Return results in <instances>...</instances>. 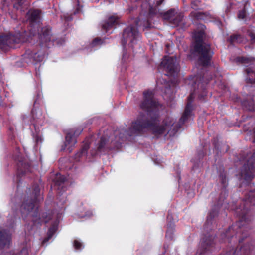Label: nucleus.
I'll return each instance as SVG.
<instances>
[{
  "instance_id": "f257e3e1",
  "label": "nucleus",
  "mask_w": 255,
  "mask_h": 255,
  "mask_svg": "<svg viewBox=\"0 0 255 255\" xmlns=\"http://www.w3.org/2000/svg\"><path fill=\"white\" fill-rule=\"evenodd\" d=\"M143 95V100L140 103L139 107L146 113L140 112L137 117L132 121L128 130L129 136H141L149 130L155 136L162 135L167 131L166 135L169 134L170 136H174L188 119L193 110L192 103L195 98L194 92L190 93L188 97L184 111L179 122L172 129L173 123L168 118L164 119L161 124H159V113L162 105L154 98L153 92L149 90L145 91Z\"/></svg>"
},
{
  "instance_id": "f03ea898",
  "label": "nucleus",
  "mask_w": 255,
  "mask_h": 255,
  "mask_svg": "<svg viewBox=\"0 0 255 255\" xmlns=\"http://www.w3.org/2000/svg\"><path fill=\"white\" fill-rule=\"evenodd\" d=\"M255 205V191H250L235 210L239 220L229 227L225 232L221 234L222 242L231 243L232 241H238L241 244L249 236L250 224L253 216V207Z\"/></svg>"
},
{
  "instance_id": "7ed1b4c3",
  "label": "nucleus",
  "mask_w": 255,
  "mask_h": 255,
  "mask_svg": "<svg viewBox=\"0 0 255 255\" xmlns=\"http://www.w3.org/2000/svg\"><path fill=\"white\" fill-rule=\"evenodd\" d=\"M218 181L222 188V191L217 204L214 205V207L209 212L203 226L204 231L207 233L216 227L217 225L215 218L218 216L219 207L223 204L224 200L228 196V191L226 188L228 186V178L227 172L224 168H220L219 170Z\"/></svg>"
},
{
  "instance_id": "20e7f679",
  "label": "nucleus",
  "mask_w": 255,
  "mask_h": 255,
  "mask_svg": "<svg viewBox=\"0 0 255 255\" xmlns=\"http://www.w3.org/2000/svg\"><path fill=\"white\" fill-rule=\"evenodd\" d=\"M40 189L37 183H34L32 188H28L26 191L27 197L24 199L21 206L22 213L27 214L32 213V216L37 217L38 214V209L36 207L38 202L40 199Z\"/></svg>"
},
{
  "instance_id": "39448f33",
  "label": "nucleus",
  "mask_w": 255,
  "mask_h": 255,
  "mask_svg": "<svg viewBox=\"0 0 255 255\" xmlns=\"http://www.w3.org/2000/svg\"><path fill=\"white\" fill-rule=\"evenodd\" d=\"M203 36L204 32L201 31L194 34V50L199 55L198 62L200 65L207 67L210 64L213 53L211 51L210 45L204 44Z\"/></svg>"
},
{
  "instance_id": "423d86ee",
  "label": "nucleus",
  "mask_w": 255,
  "mask_h": 255,
  "mask_svg": "<svg viewBox=\"0 0 255 255\" xmlns=\"http://www.w3.org/2000/svg\"><path fill=\"white\" fill-rule=\"evenodd\" d=\"M29 30L0 35V49L6 51L9 48H14L15 44L30 41L35 33L31 32L30 29Z\"/></svg>"
},
{
  "instance_id": "0eeeda50",
  "label": "nucleus",
  "mask_w": 255,
  "mask_h": 255,
  "mask_svg": "<svg viewBox=\"0 0 255 255\" xmlns=\"http://www.w3.org/2000/svg\"><path fill=\"white\" fill-rule=\"evenodd\" d=\"M141 17V15L135 20V25H130L123 30L121 44L124 47L128 43V44L133 48L134 45L141 39V34L138 29V27L143 25L140 21Z\"/></svg>"
},
{
  "instance_id": "6e6552de",
  "label": "nucleus",
  "mask_w": 255,
  "mask_h": 255,
  "mask_svg": "<svg viewBox=\"0 0 255 255\" xmlns=\"http://www.w3.org/2000/svg\"><path fill=\"white\" fill-rule=\"evenodd\" d=\"M255 174V149L253 153L247 155V159L239 172V179L244 180L247 184L253 179Z\"/></svg>"
},
{
  "instance_id": "1a4fd4ad",
  "label": "nucleus",
  "mask_w": 255,
  "mask_h": 255,
  "mask_svg": "<svg viewBox=\"0 0 255 255\" xmlns=\"http://www.w3.org/2000/svg\"><path fill=\"white\" fill-rule=\"evenodd\" d=\"M159 69H164L168 76H175L177 75L180 67L177 59L175 57L165 56L159 66Z\"/></svg>"
},
{
  "instance_id": "9d476101",
  "label": "nucleus",
  "mask_w": 255,
  "mask_h": 255,
  "mask_svg": "<svg viewBox=\"0 0 255 255\" xmlns=\"http://www.w3.org/2000/svg\"><path fill=\"white\" fill-rule=\"evenodd\" d=\"M38 38L41 47L50 48L54 45V37L51 27L49 25L41 28L38 32Z\"/></svg>"
},
{
  "instance_id": "9b49d317",
  "label": "nucleus",
  "mask_w": 255,
  "mask_h": 255,
  "mask_svg": "<svg viewBox=\"0 0 255 255\" xmlns=\"http://www.w3.org/2000/svg\"><path fill=\"white\" fill-rule=\"evenodd\" d=\"M13 159L16 162L17 174L18 176H23L27 172H31L30 164L26 161L20 152V148L16 147L12 155Z\"/></svg>"
},
{
  "instance_id": "f8f14e48",
  "label": "nucleus",
  "mask_w": 255,
  "mask_h": 255,
  "mask_svg": "<svg viewBox=\"0 0 255 255\" xmlns=\"http://www.w3.org/2000/svg\"><path fill=\"white\" fill-rule=\"evenodd\" d=\"M215 236L210 233L205 235L202 239L200 247L197 251L200 255H206L211 253L215 250Z\"/></svg>"
},
{
  "instance_id": "ddd939ff",
  "label": "nucleus",
  "mask_w": 255,
  "mask_h": 255,
  "mask_svg": "<svg viewBox=\"0 0 255 255\" xmlns=\"http://www.w3.org/2000/svg\"><path fill=\"white\" fill-rule=\"evenodd\" d=\"M255 246L252 244H247L240 248L234 249V248L230 247L229 249L223 251L221 255H250L252 253H255L254 249Z\"/></svg>"
},
{
  "instance_id": "4468645a",
  "label": "nucleus",
  "mask_w": 255,
  "mask_h": 255,
  "mask_svg": "<svg viewBox=\"0 0 255 255\" xmlns=\"http://www.w3.org/2000/svg\"><path fill=\"white\" fill-rule=\"evenodd\" d=\"M82 128H73L69 130L65 137V146L67 147L69 152L72 151V147L77 143L76 138L82 133Z\"/></svg>"
},
{
  "instance_id": "2eb2a0df",
  "label": "nucleus",
  "mask_w": 255,
  "mask_h": 255,
  "mask_svg": "<svg viewBox=\"0 0 255 255\" xmlns=\"http://www.w3.org/2000/svg\"><path fill=\"white\" fill-rule=\"evenodd\" d=\"M44 54L41 52L28 49L22 55L23 60L26 62H38L42 61L44 58Z\"/></svg>"
},
{
  "instance_id": "dca6fc26",
  "label": "nucleus",
  "mask_w": 255,
  "mask_h": 255,
  "mask_svg": "<svg viewBox=\"0 0 255 255\" xmlns=\"http://www.w3.org/2000/svg\"><path fill=\"white\" fill-rule=\"evenodd\" d=\"M109 139L105 136H102L99 141L96 149L94 153H92L93 156L98 154H105L113 149V148L109 144Z\"/></svg>"
},
{
  "instance_id": "f3484780",
  "label": "nucleus",
  "mask_w": 255,
  "mask_h": 255,
  "mask_svg": "<svg viewBox=\"0 0 255 255\" xmlns=\"http://www.w3.org/2000/svg\"><path fill=\"white\" fill-rule=\"evenodd\" d=\"M37 101L35 100L34 103L33 108L32 109L31 113L34 122L33 124L36 128L37 126H42L45 122V116L41 109L36 107Z\"/></svg>"
},
{
  "instance_id": "a211bd4d",
  "label": "nucleus",
  "mask_w": 255,
  "mask_h": 255,
  "mask_svg": "<svg viewBox=\"0 0 255 255\" xmlns=\"http://www.w3.org/2000/svg\"><path fill=\"white\" fill-rule=\"evenodd\" d=\"M204 76L200 79V81L198 83V88L196 92L198 95V99L202 101H205L206 100L208 93L207 91V84L210 79H212V77H210V79H207L206 81H204Z\"/></svg>"
},
{
  "instance_id": "6ab92c4d",
  "label": "nucleus",
  "mask_w": 255,
  "mask_h": 255,
  "mask_svg": "<svg viewBox=\"0 0 255 255\" xmlns=\"http://www.w3.org/2000/svg\"><path fill=\"white\" fill-rule=\"evenodd\" d=\"M119 24V18L117 16L112 15L107 19L103 20L101 23L102 30L105 32L114 28Z\"/></svg>"
},
{
  "instance_id": "aec40b11",
  "label": "nucleus",
  "mask_w": 255,
  "mask_h": 255,
  "mask_svg": "<svg viewBox=\"0 0 255 255\" xmlns=\"http://www.w3.org/2000/svg\"><path fill=\"white\" fill-rule=\"evenodd\" d=\"M11 242V234L9 230L2 229L0 230V248H3L9 246Z\"/></svg>"
},
{
  "instance_id": "412c9836",
  "label": "nucleus",
  "mask_w": 255,
  "mask_h": 255,
  "mask_svg": "<svg viewBox=\"0 0 255 255\" xmlns=\"http://www.w3.org/2000/svg\"><path fill=\"white\" fill-rule=\"evenodd\" d=\"M157 13V9L156 7L150 5L148 13L147 16V18L143 20L142 19V15L141 13L140 14L139 16L141 15L140 18V21L142 23L143 26L145 29H149L151 27V23L149 20V19L155 16Z\"/></svg>"
},
{
  "instance_id": "4be33fe9",
  "label": "nucleus",
  "mask_w": 255,
  "mask_h": 255,
  "mask_svg": "<svg viewBox=\"0 0 255 255\" xmlns=\"http://www.w3.org/2000/svg\"><path fill=\"white\" fill-rule=\"evenodd\" d=\"M28 20L30 24L39 23L41 17V11L38 9L29 11L27 13Z\"/></svg>"
},
{
  "instance_id": "5701e85b",
  "label": "nucleus",
  "mask_w": 255,
  "mask_h": 255,
  "mask_svg": "<svg viewBox=\"0 0 255 255\" xmlns=\"http://www.w3.org/2000/svg\"><path fill=\"white\" fill-rule=\"evenodd\" d=\"M245 38L244 36L238 33H234L231 35L227 39V41L231 45L244 43Z\"/></svg>"
},
{
  "instance_id": "b1692460",
  "label": "nucleus",
  "mask_w": 255,
  "mask_h": 255,
  "mask_svg": "<svg viewBox=\"0 0 255 255\" xmlns=\"http://www.w3.org/2000/svg\"><path fill=\"white\" fill-rule=\"evenodd\" d=\"M247 74V82L250 83H255V68L254 66H251L246 69Z\"/></svg>"
},
{
  "instance_id": "393cba45",
  "label": "nucleus",
  "mask_w": 255,
  "mask_h": 255,
  "mask_svg": "<svg viewBox=\"0 0 255 255\" xmlns=\"http://www.w3.org/2000/svg\"><path fill=\"white\" fill-rule=\"evenodd\" d=\"M254 58L251 57H246L244 56H238L235 59V61L237 64H249V65L253 66L252 63L254 61Z\"/></svg>"
},
{
  "instance_id": "a878e982",
  "label": "nucleus",
  "mask_w": 255,
  "mask_h": 255,
  "mask_svg": "<svg viewBox=\"0 0 255 255\" xmlns=\"http://www.w3.org/2000/svg\"><path fill=\"white\" fill-rule=\"evenodd\" d=\"M243 108L249 111L255 110V102L253 99L245 100L242 102Z\"/></svg>"
},
{
  "instance_id": "bb28decb",
  "label": "nucleus",
  "mask_w": 255,
  "mask_h": 255,
  "mask_svg": "<svg viewBox=\"0 0 255 255\" xmlns=\"http://www.w3.org/2000/svg\"><path fill=\"white\" fill-rule=\"evenodd\" d=\"M66 181V177L61 174H57L54 179L55 184L58 186H62L63 191H65V187H64L63 184Z\"/></svg>"
},
{
  "instance_id": "cd10ccee",
  "label": "nucleus",
  "mask_w": 255,
  "mask_h": 255,
  "mask_svg": "<svg viewBox=\"0 0 255 255\" xmlns=\"http://www.w3.org/2000/svg\"><path fill=\"white\" fill-rule=\"evenodd\" d=\"M176 14V10L174 8H171L167 11L162 13V16L163 19L168 21L169 22L173 19V17Z\"/></svg>"
},
{
  "instance_id": "c85d7f7f",
  "label": "nucleus",
  "mask_w": 255,
  "mask_h": 255,
  "mask_svg": "<svg viewBox=\"0 0 255 255\" xmlns=\"http://www.w3.org/2000/svg\"><path fill=\"white\" fill-rule=\"evenodd\" d=\"M57 229V225H52L48 230L47 236L43 240V243L48 242L54 235Z\"/></svg>"
},
{
  "instance_id": "c756f323",
  "label": "nucleus",
  "mask_w": 255,
  "mask_h": 255,
  "mask_svg": "<svg viewBox=\"0 0 255 255\" xmlns=\"http://www.w3.org/2000/svg\"><path fill=\"white\" fill-rule=\"evenodd\" d=\"M183 18V15L181 13H178L176 11L175 16L169 23L173 25V26H178L182 21Z\"/></svg>"
},
{
  "instance_id": "7c9ffc66",
  "label": "nucleus",
  "mask_w": 255,
  "mask_h": 255,
  "mask_svg": "<svg viewBox=\"0 0 255 255\" xmlns=\"http://www.w3.org/2000/svg\"><path fill=\"white\" fill-rule=\"evenodd\" d=\"M52 218V212L48 211L42 213L41 217L39 218L40 221L38 223L44 222L48 223Z\"/></svg>"
},
{
  "instance_id": "2f4dec72",
  "label": "nucleus",
  "mask_w": 255,
  "mask_h": 255,
  "mask_svg": "<svg viewBox=\"0 0 255 255\" xmlns=\"http://www.w3.org/2000/svg\"><path fill=\"white\" fill-rule=\"evenodd\" d=\"M174 230V224L172 222H170L167 224V230L166 232L165 237L172 240L173 237V232Z\"/></svg>"
},
{
  "instance_id": "473e14b6",
  "label": "nucleus",
  "mask_w": 255,
  "mask_h": 255,
  "mask_svg": "<svg viewBox=\"0 0 255 255\" xmlns=\"http://www.w3.org/2000/svg\"><path fill=\"white\" fill-rule=\"evenodd\" d=\"M190 16L195 20H204L207 15L203 12L192 11L190 13Z\"/></svg>"
},
{
  "instance_id": "72a5a7b5",
  "label": "nucleus",
  "mask_w": 255,
  "mask_h": 255,
  "mask_svg": "<svg viewBox=\"0 0 255 255\" xmlns=\"http://www.w3.org/2000/svg\"><path fill=\"white\" fill-rule=\"evenodd\" d=\"M89 148V145L85 144L83 147L75 154V158H79L83 155H86L87 153V151Z\"/></svg>"
},
{
  "instance_id": "f704fd0d",
  "label": "nucleus",
  "mask_w": 255,
  "mask_h": 255,
  "mask_svg": "<svg viewBox=\"0 0 255 255\" xmlns=\"http://www.w3.org/2000/svg\"><path fill=\"white\" fill-rule=\"evenodd\" d=\"M103 43V40L99 37H97L93 40L91 43V47H96L101 45Z\"/></svg>"
},
{
  "instance_id": "c9c22d12",
  "label": "nucleus",
  "mask_w": 255,
  "mask_h": 255,
  "mask_svg": "<svg viewBox=\"0 0 255 255\" xmlns=\"http://www.w3.org/2000/svg\"><path fill=\"white\" fill-rule=\"evenodd\" d=\"M200 4V1L198 0H192L191 1V7L195 10L199 9Z\"/></svg>"
},
{
  "instance_id": "e433bc0d",
  "label": "nucleus",
  "mask_w": 255,
  "mask_h": 255,
  "mask_svg": "<svg viewBox=\"0 0 255 255\" xmlns=\"http://www.w3.org/2000/svg\"><path fill=\"white\" fill-rule=\"evenodd\" d=\"M26 0H15V2L13 4V7L16 9H18L21 7Z\"/></svg>"
},
{
  "instance_id": "4c0bfd02",
  "label": "nucleus",
  "mask_w": 255,
  "mask_h": 255,
  "mask_svg": "<svg viewBox=\"0 0 255 255\" xmlns=\"http://www.w3.org/2000/svg\"><path fill=\"white\" fill-rule=\"evenodd\" d=\"M73 246L77 250H80L83 247V244L78 240H75L73 242Z\"/></svg>"
},
{
  "instance_id": "58836bf2",
  "label": "nucleus",
  "mask_w": 255,
  "mask_h": 255,
  "mask_svg": "<svg viewBox=\"0 0 255 255\" xmlns=\"http://www.w3.org/2000/svg\"><path fill=\"white\" fill-rule=\"evenodd\" d=\"M213 144L214 145V148L217 150V153H218V152L220 151V149L219 148L218 139H217V138H215L213 139Z\"/></svg>"
},
{
  "instance_id": "ea45409f",
  "label": "nucleus",
  "mask_w": 255,
  "mask_h": 255,
  "mask_svg": "<svg viewBox=\"0 0 255 255\" xmlns=\"http://www.w3.org/2000/svg\"><path fill=\"white\" fill-rule=\"evenodd\" d=\"M246 11L243 9L239 11L238 17L239 19H243L246 17Z\"/></svg>"
},
{
  "instance_id": "a19ab883",
  "label": "nucleus",
  "mask_w": 255,
  "mask_h": 255,
  "mask_svg": "<svg viewBox=\"0 0 255 255\" xmlns=\"http://www.w3.org/2000/svg\"><path fill=\"white\" fill-rule=\"evenodd\" d=\"M248 35L251 38L252 43L255 42V33L250 32L249 33Z\"/></svg>"
},
{
  "instance_id": "79ce46f5",
  "label": "nucleus",
  "mask_w": 255,
  "mask_h": 255,
  "mask_svg": "<svg viewBox=\"0 0 255 255\" xmlns=\"http://www.w3.org/2000/svg\"><path fill=\"white\" fill-rule=\"evenodd\" d=\"M166 91H167L168 92H169V93L170 94H172V90H171V87L169 85L168 86L166 87V89H165V95H166Z\"/></svg>"
},
{
  "instance_id": "37998d69",
  "label": "nucleus",
  "mask_w": 255,
  "mask_h": 255,
  "mask_svg": "<svg viewBox=\"0 0 255 255\" xmlns=\"http://www.w3.org/2000/svg\"><path fill=\"white\" fill-rule=\"evenodd\" d=\"M35 141H36V143H38L39 142H41V141H42L41 137L38 135L36 136L35 137Z\"/></svg>"
},
{
  "instance_id": "c03bdc74",
  "label": "nucleus",
  "mask_w": 255,
  "mask_h": 255,
  "mask_svg": "<svg viewBox=\"0 0 255 255\" xmlns=\"http://www.w3.org/2000/svg\"><path fill=\"white\" fill-rule=\"evenodd\" d=\"M165 0H159L158 1H156V5L157 6H159L160 5H161Z\"/></svg>"
},
{
  "instance_id": "a18cd8bd",
  "label": "nucleus",
  "mask_w": 255,
  "mask_h": 255,
  "mask_svg": "<svg viewBox=\"0 0 255 255\" xmlns=\"http://www.w3.org/2000/svg\"><path fill=\"white\" fill-rule=\"evenodd\" d=\"M14 225V221H13V222L10 224V227L12 228H13Z\"/></svg>"
},
{
  "instance_id": "49530a36",
  "label": "nucleus",
  "mask_w": 255,
  "mask_h": 255,
  "mask_svg": "<svg viewBox=\"0 0 255 255\" xmlns=\"http://www.w3.org/2000/svg\"><path fill=\"white\" fill-rule=\"evenodd\" d=\"M133 9H134V8H133V7L129 8V12H131L132 11H133Z\"/></svg>"
},
{
  "instance_id": "de8ad7c7",
  "label": "nucleus",
  "mask_w": 255,
  "mask_h": 255,
  "mask_svg": "<svg viewBox=\"0 0 255 255\" xmlns=\"http://www.w3.org/2000/svg\"><path fill=\"white\" fill-rule=\"evenodd\" d=\"M200 156L201 155L202 156V157H203L204 156V153L202 151V153H201V154H200L199 155Z\"/></svg>"
},
{
  "instance_id": "09e8293b",
  "label": "nucleus",
  "mask_w": 255,
  "mask_h": 255,
  "mask_svg": "<svg viewBox=\"0 0 255 255\" xmlns=\"http://www.w3.org/2000/svg\"><path fill=\"white\" fill-rule=\"evenodd\" d=\"M71 19H72L71 18H70L69 19V18H68L67 20V21H69V20H70Z\"/></svg>"
},
{
  "instance_id": "8fccbe9b",
  "label": "nucleus",
  "mask_w": 255,
  "mask_h": 255,
  "mask_svg": "<svg viewBox=\"0 0 255 255\" xmlns=\"http://www.w3.org/2000/svg\"><path fill=\"white\" fill-rule=\"evenodd\" d=\"M171 98V95H169V99Z\"/></svg>"
},
{
  "instance_id": "3c124183",
  "label": "nucleus",
  "mask_w": 255,
  "mask_h": 255,
  "mask_svg": "<svg viewBox=\"0 0 255 255\" xmlns=\"http://www.w3.org/2000/svg\"><path fill=\"white\" fill-rule=\"evenodd\" d=\"M237 101H238V98H237Z\"/></svg>"
}]
</instances>
